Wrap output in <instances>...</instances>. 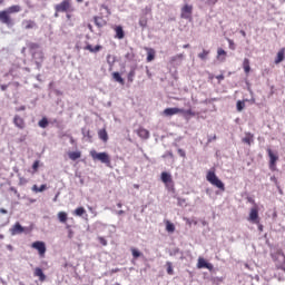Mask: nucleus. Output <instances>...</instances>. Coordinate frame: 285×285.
<instances>
[{"instance_id": "obj_60", "label": "nucleus", "mask_w": 285, "mask_h": 285, "mask_svg": "<svg viewBox=\"0 0 285 285\" xmlns=\"http://www.w3.org/2000/svg\"><path fill=\"white\" fill-rule=\"evenodd\" d=\"M258 230L262 233V230H264V225L258 223Z\"/></svg>"}, {"instance_id": "obj_20", "label": "nucleus", "mask_w": 285, "mask_h": 285, "mask_svg": "<svg viewBox=\"0 0 285 285\" xmlns=\"http://www.w3.org/2000/svg\"><path fill=\"white\" fill-rule=\"evenodd\" d=\"M98 137L101 141H104V144L108 142V131H106V129H100L98 131Z\"/></svg>"}, {"instance_id": "obj_1", "label": "nucleus", "mask_w": 285, "mask_h": 285, "mask_svg": "<svg viewBox=\"0 0 285 285\" xmlns=\"http://www.w3.org/2000/svg\"><path fill=\"white\" fill-rule=\"evenodd\" d=\"M27 48H29L30 55L36 63L37 70H41L43 67V61L46 59V56L43 53V50H41V46L37 42H28Z\"/></svg>"}, {"instance_id": "obj_33", "label": "nucleus", "mask_w": 285, "mask_h": 285, "mask_svg": "<svg viewBox=\"0 0 285 285\" xmlns=\"http://www.w3.org/2000/svg\"><path fill=\"white\" fill-rule=\"evenodd\" d=\"M147 61H154L155 60V49H147Z\"/></svg>"}, {"instance_id": "obj_17", "label": "nucleus", "mask_w": 285, "mask_h": 285, "mask_svg": "<svg viewBox=\"0 0 285 285\" xmlns=\"http://www.w3.org/2000/svg\"><path fill=\"white\" fill-rule=\"evenodd\" d=\"M115 32H116V39H124L126 37V32L124 31L122 26H117L115 28Z\"/></svg>"}, {"instance_id": "obj_45", "label": "nucleus", "mask_w": 285, "mask_h": 285, "mask_svg": "<svg viewBox=\"0 0 285 285\" xmlns=\"http://www.w3.org/2000/svg\"><path fill=\"white\" fill-rule=\"evenodd\" d=\"M227 41H228L229 50H235L236 49L235 41H233L230 38H227Z\"/></svg>"}, {"instance_id": "obj_11", "label": "nucleus", "mask_w": 285, "mask_h": 285, "mask_svg": "<svg viewBox=\"0 0 285 285\" xmlns=\"http://www.w3.org/2000/svg\"><path fill=\"white\" fill-rule=\"evenodd\" d=\"M179 112H184V109H179L177 107H174V108H166L164 110V115L166 117H173V115H179Z\"/></svg>"}, {"instance_id": "obj_35", "label": "nucleus", "mask_w": 285, "mask_h": 285, "mask_svg": "<svg viewBox=\"0 0 285 285\" xmlns=\"http://www.w3.org/2000/svg\"><path fill=\"white\" fill-rule=\"evenodd\" d=\"M272 258L274 259V262H277V259H282V262H285V256L284 253L278 252L277 254H272Z\"/></svg>"}, {"instance_id": "obj_38", "label": "nucleus", "mask_w": 285, "mask_h": 285, "mask_svg": "<svg viewBox=\"0 0 285 285\" xmlns=\"http://www.w3.org/2000/svg\"><path fill=\"white\" fill-rule=\"evenodd\" d=\"M208 262L204 258H198L197 268H206Z\"/></svg>"}, {"instance_id": "obj_37", "label": "nucleus", "mask_w": 285, "mask_h": 285, "mask_svg": "<svg viewBox=\"0 0 285 285\" xmlns=\"http://www.w3.org/2000/svg\"><path fill=\"white\" fill-rule=\"evenodd\" d=\"M131 254L134 259H138V257H141L144 254L141 252H139V249L137 248H131Z\"/></svg>"}, {"instance_id": "obj_54", "label": "nucleus", "mask_w": 285, "mask_h": 285, "mask_svg": "<svg viewBox=\"0 0 285 285\" xmlns=\"http://www.w3.org/2000/svg\"><path fill=\"white\" fill-rule=\"evenodd\" d=\"M184 204H186V200L178 198V206H184Z\"/></svg>"}, {"instance_id": "obj_24", "label": "nucleus", "mask_w": 285, "mask_h": 285, "mask_svg": "<svg viewBox=\"0 0 285 285\" xmlns=\"http://www.w3.org/2000/svg\"><path fill=\"white\" fill-rule=\"evenodd\" d=\"M112 77L115 79V81H117L118 83H120L121 86H124V83H126V81L124 80V78L121 77V73H119L118 71H115L112 73Z\"/></svg>"}, {"instance_id": "obj_46", "label": "nucleus", "mask_w": 285, "mask_h": 285, "mask_svg": "<svg viewBox=\"0 0 285 285\" xmlns=\"http://www.w3.org/2000/svg\"><path fill=\"white\" fill-rule=\"evenodd\" d=\"M83 137H87L88 139H92V136L90 135V130H83L82 129Z\"/></svg>"}, {"instance_id": "obj_6", "label": "nucleus", "mask_w": 285, "mask_h": 285, "mask_svg": "<svg viewBox=\"0 0 285 285\" xmlns=\"http://www.w3.org/2000/svg\"><path fill=\"white\" fill-rule=\"evenodd\" d=\"M31 247H33L36 250H38L40 257H46V243L41 240L33 242Z\"/></svg>"}, {"instance_id": "obj_50", "label": "nucleus", "mask_w": 285, "mask_h": 285, "mask_svg": "<svg viewBox=\"0 0 285 285\" xmlns=\"http://www.w3.org/2000/svg\"><path fill=\"white\" fill-rule=\"evenodd\" d=\"M163 157L164 158L170 157V159H173V157H175V156L173 155V151H166L165 155H163Z\"/></svg>"}, {"instance_id": "obj_39", "label": "nucleus", "mask_w": 285, "mask_h": 285, "mask_svg": "<svg viewBox=\"0 0 285 285\" xmlns=\"http://www.w3.org/2000/svg\"><path fill=\"white\" fill-rule=\"evenodd\" d=\"M46 188H48V186L46 185H41L40 187H38L37 185H33L32 190H35V193H43Z\"/></svg>"}, {"instance_id": "obj_62", "label": "nucleus", "mask_w": 285, "mask_h": 285, "mask_svg": "<svg viewBox=\"0 0 285 285\" xmlns=\"http://www.w3.org/2000/svg\"><path fill=\"white\" fill-rule=\"evenodd\" d=\"M88 210H90L94 215H97V212L92 207H88Z\"/></svg>"}, {"instance_id": "obj_4", "label": "nucleus", "mask_w": 285, "mask_h": 285, "mask_svg": "<svg viewBox=\"0 0 285 285\" xmlns=\"http://www.w3.org/2000/svg\"><path fill=\"white\" fill-rule=\"evenodd\" d=\"M56 12H72V4H70V0H63L62 2L55 6Z\"/></svg>"}, {"instance_id": "obj_56", "label": "nucleus", "mask_w": 285, "mask_h": 285, "mask_svg": "<svg viewBox=\"0 0 285 285\" xmlns=\"http://www.w3.org/2000/svg\"><path fill=\"white\" fill-rule=\"evenodd\" d=\"M1 215H8V210L6 208H0Z\"/></svg>"}, {"instance_id": "obj_29", "label": "nucleus", "mask_w": 285, "mask_h": 285, "mask_svg": "<svg viewBox=\"0 0 285 285\" xmlns=\"http://www.w3.org/2000/svg\"><path fill=\"white\" fill-rule=\"evenodd\" d=\"M243 68L246 72V75H248V72H250V60L248 58H245L243 61Z\"/></svg>"}, {"instance_id": "obj_9", "label": "nucleus", "mask_w": 285, "mask_h": 285, "mask_svg": "<svg viewBox=\"0 0 285 285\" xmlns=\"http://www.w3.org/2000/svg\"><path fill=\"white\" fill-rule=\"evenodd\" d=\"M0 21L6 26H12V19L10 18V13L6 10L0 11Z\"/></svg>"}, {"instance_id": "obj_8", "label": "nucleus", "mask_w": 285, "mask_h": 285, "mask_svg": "<svg viewBox=\"0 0 285 285\" xmlns=\"http://www.w3.org/2000/svg\"><path fill=\"white\" fill-rule=\"evenodd\" d=\"M248 220L252 222V224H259V210L256 207L250 209Z\"/></svg>"}, {"instance_id": "obj_41", "label": "nucleus", "mask_w": 285, "mask_h": 285, "mask_svg": "<svg viewBox=\"0 0 285 285\" xmlns=\"http://www.w3.org/2000/svg\"><path fill=\"white\" fill-rule=\"evenodd\" d=\"M236 108H237L238 112H242V110H243L244 108H246V102H244V101H242V100H238V101L236 102Z\"/></svg>"}, {"instance_id": "obj_2", "label": "nucleus", "mask_w": 285, "mask_h": 285, "mask_svg": "<svg viewBox=\"0 0 285 285\" xmlns=\"http://www.w3.org/2000/svg\"><path fill=\"white\" fill-rule=\"evenodd\" d=\"M206 179H207V181H209V184H212V186H215L223 193H224V190H226V185H224V181H222V179H219V177H217V174H215V171L209 170L207 173Z\"/></svg>"}, {"instance_id": "obj_14", "label": "nucleus", "mask_w": 285, "mask_h": 285, "mask_svg": "<svg viewBox=\"0 0 285 285\" xmlns=\"http://www.w3.org/2000/svg\"><path fill=\"white\" fill-rule=\"evenodd\" d=\"M160 179L163 184H171L173 181V176L168 174V171H163L160 175Z\"/></svg>"}, {"instance_id": "obj_5", "label": "nucleus", "mask_w": 285, "mask_h": 285, "mask_svg": "<svg viewBox=\"0 0 285 285\" xmlns=\"http://www.w3.org/2000/svg\"><path fill=\"white\" fill-rule=\"evenodd\" d=\"M267 155L269 157V170H276L277 168V160L279 159V156L275 155L273 153V149L268 148L267 149Z\"/></svg>"}, {"instance_id": "obj_13", "label": "nucleus", "mask_w": 285, "mask_h": 285, "mask_svg": "<svg viewBox=\"0 0 285 285\" xmlns=\"http://www.w3.org/2000/svg\"><path fill=\"white\" fill-rule=\"evenodd\" d=\"M137 135L138 137H140V139H149L150 137V131H148V129H145V128H139L137 130Z\"/></svg>"}, {"instance_id": "obj_16", "label": "nucleus", "mask_w": 285, "mask_h": 285, "mask_svg": "<svg viewBox=\"0 0 285 285\" xmlns=\"http://www.w3.org/2000/svg\"><path fill=\"white\" fill-rule=\"evenodd\" d=\"M33 275L35 277H39L40 282H46V274H43V269L40 267H36Z\"/></svg>"}, {"instance_id": "obj_32", "label": "nucleus", "mask_w": 285, "mask_h": 285, "mask_svg": "<svg viewBox=\"0 0 285 285\" xmlns=\"http://www.w3.org/2000/svg\"><path fill=\"white\" fill-rule=\"evenodd\" d=\"M117 61V58L112 55H107V63L112 68L115 66V62Z\"/></svg>"}, {"instance_id": "obj_52", "label": "nucleus", "mask_w": 285, "mask_h": 285, "mask_svg": "<svg viewBox=\"0 0 285 285\" xmlns=\"http://www.w3.org/2000/svg\"><path fill=\"white\" fill-rule=\"evenodd\" d=\"M218 0H207V4L208 6H215V3H217Z\"/></svg>"}, {"instance_id": "obj_49", "label": "nucleus", "mask_w": 285, "mask_h": 285, "mask_svg": "<svg viewBox=\"0 0 285 285\" xmlns=\"http://www.w3.org/2000/svg\"><path fill=\"white\" fill-rule=\"evenodd\" d=\"M99 242H100V244H101L102 246H108V240H106V238L100 237V238H99Z\"/></svg>"}, {"instance_id": "obj_58", "label": "nucleus", "mask_w": 285, "mask_h": 285, "mask_svg": "<svg viewBox=\"0 0 285 285\" xmlns=\"http://www.w3.org/2000/svg\"><path fill=\"white\" fill-rule=\"evenodd\" d=\"M215 139H217V136L209 137V138H208V144H210L212 141H215Z\"/></svg>"}, {"instance_id": "obj_7", "label": "nucleus", "mask_w": 285, "mask_h": 285, "mask_svg": "<svg viewBox=\"0 0 285 285\" xmlns=\"http://www.w3.org/2000/svg\"><path fill=\"white\" fill-rule=\"evenodd\" d=\"M191 14H193V6L185 4L181 8V13H180L181 19H190Z\"/></svg>"}, {"instance_id": "obj_43", "label": "nucleus", "mask_w": 285, "mask_h": 285, "mask_svg": "<svg viewBox=\"0 0 285 285\" xmlns=\"http://www.w3.org/2000/svg\"><path fill=\"white\" fill-rule=\"evenodd\" d=\"M135 75H136L135 69H131L127 76L129 83H132V81H135Z\"/></svg>"}, {"instance_id": "obj_22", "label": "nucleus", "mask_w": 285, "mask_h": 285, "mask_svg": "<svg viewBox=\"0 0 285 285\" xmlns=\"http://www.w3.org/2000/svg\"><path fill=\"white\" fill-rule=\"evenodd\" d=\"M284 59H285V49L283 48L277 52L275 63H282V61H284Z\"/></svg>"}, {"instance_id": "obj_21", "label": "nucleus", "mask_w": 285, "mask_h": 285, "mask_svg": "<svg viewBox=\"0 0 285 285\" xmlns=\"http://www.w3.org/2000/svg\"><path fill=\"white\" fill-rule=\"evenodd\" d=\"M171 63H177L179 66L184 61V53H178L170 59Z\"/></svg>"}, {"instance_id": "obj_36", "label": "nucleus", "mask_w": 285, "mask_h": 285, "mask_svg": "<svg viewBox=\"0 0 285 285\" xmlns=\"http://www.w3.org/2000/svg\"><path fill=\"white\" fill-rule=\"evenodd\" d=\"M48 118L43 117L41 120H39L38 126L39 128H48Z\"/></svg>"}, {"instance_id": "obj_18", "label": "nucleus", "mask_w": 285, "mask_h": 285, "mask_svg": "<svg viewBox=\"0 0 285 285\" xmlns=\"http://www.w3.org/2000/svg\"><path fill=\"white\" fill-rule=\"evenodd\" d=\"M4 11L8 12L9 14H16L17 12H21V6L13 4L9 8H7Z\"/></svg>"}, {"instance_id": "obj_47", "label": "nucleus", "mask_w": 285, "mask_h": 285, "mask_svg": "<svg viewBox=\"0 0 285 285\" xmlns=\"http://www.w3.org/2000/svg\"><path fill=\"white\" fill-rule=\"evenodd\" d=\"M32 170H35V173H37V170H39V160H36L32 165Z\"/></svg>"}, {"instance_id": "obj_31", "label": "nucleus", "mask_w": 285, "mask_h": 285, "mask_svg": "<svg viewBox=\"0 0 285 285\" xmlns=\"http://www.w3.org/2000/svg\"><path fill=\"white\" fill-rule=\"evenodd\" d=\"M208 55H210V51L204 49L203 52L198 53V59L206 61V59H208Z\"/></svg>"}, {"instance_id": "obj_57", "label": "nucleus", "mask_w": 285, "mask_h": 285, "mask_svg": "<svg viewBox=\"0 0 285 285\" xmlns=\"http://www.w3.org/2000/svg\"><path fill=\"white\" fill-rule=\"evenodd\" d=\"M205 268H207L208 271H213V264L207 263V266Z\"/></svg>"}, {"instance_id": "obj_27", "label": "nucleus", "mask_w": 285, "mask_h": 285, "mask_svg": "<svg viewBox=\"0 0 285 285\" xmlns=\"http://www.w3.org/2000/svg\"><path fill=\"white\" fill-rule=\"evenodd\" d=\"M81 158V151H71L69 153V159H71V161H77V159Z\"/></svg>"}, {"instance_id": "obj_19", "label": "nucleus", "mask_w": 285, "mask_h": 285, "mask_svg": "<svg viewBox=\"0 0 285 285\" xmlns=\"http://www.w3.org/2000/svg\"><path fill=\"white\" fill-rule=\"evenodd\" d=\"M22 26H24L26 30H32V29L37 28V22H35L32 20H23Z\"/></svg>"}, {"instance_id": "obj_26", "label": "nucleus", "mask_w": 285, "mask_h": 285, "mask_svg": "<svg viewBox=\"0 0 285 285\" xmlns=\"http://www.w3.org/2000/svg\"><path fill=\"white\" fill-rule=\"evenodd\" d=\"M95 24L97 26V28H104V26H106V20H104V18L101 17H95Z\"/></svg>"}, {"instance_id": "obj_44", "label": "nucleus", "mask_w": 285, "mask_h": 285, "mask_svg": "<svg viewBox=\"0 0 285 285\" xmlns=\"http://www.w3.org/2000/svg\"><path fill=\"white\" fill-rule=\"evenodd\" d=\"M180 112H184V115H189V117H195V111H193V109H186V110H184L183 109V111H180Z\"/></svg>"}, {"instance_id": "obj_3", "label": "nucleus", "mask_w": 285, "mask_h": 285, "mask_svg": "<svg viewBox=\"0 0 285 285\" xmlns=\"http://www.w3.org/2000/svg\"><path fill=\"white\" fill-rule=\"evenodd\" d=\"M90 157L94 159V161H100L101 164L110 166V155H108L106 151L97 153L96 150H91Z\"/></svg>"}, {"instance_id": "obj_34", "label": "nucleus", "mask_w": 285, "mask_h": 285, "mask_svg": "<svg viewBox=\"0 0 285 285\" xmlns=\"http://www.w3.org/2000/svg\"><path fill=\"white\" fill-rule=\"evenodd\" d=\"M73 215H76V217H81L82 215H86V209L83 207H78L75 209Z\"/></svg>"}, {"instance_id": "obj_64", "label": "nucleus", "mask_w": 285, "mask_h": 285, "mask_svg": "<svg viewBox=\"0 0 285 285\" xmlns=\"http://www.w3.org/2000/svg\"><path fill=\"white\" fill-rule=\"evenodd\" d=\"M124 213H125L124 210H118L117 215H124Z\"/></svg>"}, {"instance_id": "obj_48", "label": "nucleus", "mask_w": 285, "mask_h": 285, "mask_svg": "<svg viewBox=\"0 0 285 285\" xmlns=\"http://www.w3.org/2000/svg\"><path fill=\"white\" fill-rule=\"evenodd\" d=\"M147 21L146 20H144V19H140L139 20V26H140V28H146V26H147Z\"/></svg>"}, {"instance_id": "obj_25", "label": "nucleus", "mask_w": 285, "mask_h": 285, "mask_svg": "<svg viewBox=\"0 0 285 285\" xmlns=\"http://www.w3.org/2000/svg\"><path fill=\"white\" fill-rule=\"evenodd\" d=\"M58 219L61 224H66L68 222V214L66 212H59Z\"/></svg>"}, {"instance_id": "obj_12", "label": "nucleus", "mask_w": 285, "mask_h": 285, "mask_svg": "<svg viewBox=\"0 0 285 285\" xmlns=\"http://www.w3.org/2000/svg\"><path fill=\"white\" fill-rule=\"evenodd\" d=\"M13 124L17 128H19L20 130H23V128H26V121L23 120V118H21L19 115H16L13 118Z\"/></svg>"}, {"instance_id": "obj_55", "label": "nucleus", "mask_w": 285, "mask_h": 285, "mask_svg": "<svg viewBox=\"0 0 285 285\" xmlns=\"http://www.w3.org/2000/svg\"><path fill=\"white\" fill-rule=\"evenodd\" d=\"M0 89L2 90V92H6V90H8V85H1Z\"/></svg>"}, {"instance_id": "obj_59", "label": "nucleus", "mask_w": 285, "mask_h": 285, "mask_svg": "<svg viewBox=\"0 0 285 285\" xmlns=\"http://www.w3.org/2000/svg\"><path fill=\"white\" fill-rule=\"evenodd\" d=\"M7 249L12 252V250H14V247H12V245H7Z\"/></svg>"}, {"instance_id": "obj_10", "label": "nucleus", "mask_w": 285, "mask_h": 285, "mask_svg": "<svg viewBox=\"0 0 285 285\" xmlns=\"http://www.w3.org/2000/svg\"><path fill=\"white\" fill-rule=\"evenodd\" d=\"M26 228L21 226V223H16L11 228L10 233L11 235H21V233H24Z\"/></svg>"}, {"instance_id": "obj_61", "label": "nucleus", "mask_w": 285, "mask_h": 285, "mask_svg": "<svg viewBox=\"0 0 285 285\" xmlns=\"http://www.w3.org/2000/svg\"><path fill=\"white\" fill-rule=\"evenodd\" d=\"M216 79H218L219 81L224 80V75L217 76Z\"/></svg>"}, {"instance_id": "obj_53", "label": "nucleus", "mask_w": 285, "mask_h": 285, "mask_svg": "<svg viewBox=\"0 0 285 285\" xmlns=\"http://www.w3.org/2000/svg\"><path fill=\"white\" fill-rule=\"evenodd\" d=\"M170 255H179V248H174Z\"/></svg>"}, {"instance_id": "obj_42", "label": "nucleus", "mask_w": 285, "mask_h": 285, "mask_svg": "<svg viewBox=\"0 0 285 285\" xmlns=\"http://www.w3.org/2000/svg\"><path fill=\"white\" fill-rule=\"evenodd\" d=\"M166 230H167V233H175V224L167 222Z\"/></svg>"}, {"instance_id": "obj_51", "label": "nucleus", "mask_w": 285, "mask_h": 285, "mask_svg": "<svg viewBox=\"0 0 285 285\" xmlns=\"http://www.w3.org/2000/svg\"><path fill=\"white\" fill-rule=\"evenodd\" d=\"M178 155H180L181 157H186V151L184 149L179 148Z\"/></svg>"}, {"instance_id": "obj_28", "label": "nucleus", "mask_w": 285, "mask_h": 285, "mask_svg": "<svg viewBox=\"0 0 285 285\" xmlns=\"http://www.w3.org/2000/svg\"><path fill=\"white\" fill-rule=\"evenodd\" d=\"M85 50H89V52H99V50H101V46L97 45L96 47H92V45H87Z\"/></svg>"}, {"instance_id": "obj_15", "label": "nucleus", "mask_w": 285, "mask_h": 285, "mask_svg": "<svg viewBox=\"0 0 285 285\" xmlns=\"http://www.w3.org/2000/svg\"><path fill=\"white\" fill-rule=\"evenodd\" d=\"M227 52L226 50L218 48L217 49V59L218 61H220L222 63H224V61H226V57H227Z\"/></svg>"}, {"instance_id": "obj_23", "label": "nucleus", "mask_w": 285, "mask_h": 285, "mask_svg": "<svg viewBox=\"0 0 285 285\" xmlns=\"http://www.w3.org/2000/svg\"><path fill=\"white\" fill-rule=\"evenodd\" d=\"M246 136L243 138V144H247L250 146V144L254 141V135L250 132L245 134Z\"/></svg>"}, {"instance_id": "obj_63", "label": "nucleus", "mask_w": 285, "mask_h": 285, "mask_svg": "<svg viewBox=\"0 0 285 285\" xmlns=\"http://www.w3.org/2000/svg\"><path fill=\"white\" fill-rule=\"evenodd\" d=\"M146 72H147V77H149V78L153 77V73H150L149 69H147Z\"/></svg>"}, {"instance_id": "obj_40", "label": "nucleus", "mask_w": 285, "mask_h": 285, "mask_svg": "<svg viewBox=\"0 0 285 285\" xmlns=\"http://www.w3.org/2000/svg\"><path fill=\"white\" fill-rule=\"evenodd\" d=\"M166 267H167V274L168 275H175V271L173 269V263L171 262H167Z\"/></svg>"}, {"instance_id": "obj_30", "label": "nucleus", "mask_w": 285, "mask_h": 285, "mask_svg": "<svg viewBox=\"0 0 285 285\" xmlns=\"http://www.w3.org/2000/svg\"><path fill=\"white\" fill-rule=\"evenodd\" d=\"M125 59H127V61H132V59H135V51L132 47H130L129 51L125 55Z\"/></svg>"}]
</instances>
